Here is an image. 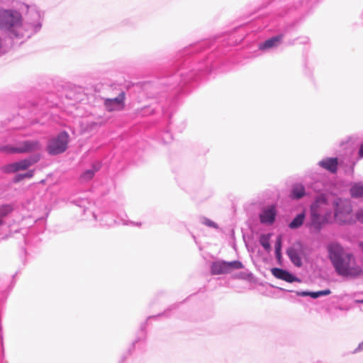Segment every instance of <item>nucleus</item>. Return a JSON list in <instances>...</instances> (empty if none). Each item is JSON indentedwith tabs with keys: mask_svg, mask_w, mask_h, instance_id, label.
<instances>
[{
	"mask_svg": "<svg viewBox=\"0 0 363 363\" xmlns=\"http://www.w3.org/2000/svg\"><path fill=\"white\" fill-rule=\"evenodd\" d=\"M40 28L41 24H1V30L13 44H21Z\"/></svg>",
	"mask_w": 363,
	"mask_h": 363,
	"instance_id": "3",
	"label": "nucleus"
},
{
	"mask_svg": "<svg viewBox=\"0 0 363 363\" xmlns=\"http://www.w3.org/2000/svg\"><path fill=\"white\" fill-rule=\"evenodd\" d=\"M99 168H100V164H94V165L93 166V169H87V170H86V171L82 174V178L84 180H85V181H87V180L91 179L94 177V175L95 172H96V171H98V170L99 169Z\"/></svg>",
	"mask_w": 363,
	"mask_h": 363,
	"instance_id": "21",
	"label": "nucleus"
},
{
	"mask_svg": "<svg viewBox=\"0 0 363 363\" xmlns=\"http://www.w3.org/2000/svg\"><path fill=\"white\" fill-rule=\"evenodd\" d=\"M21 21V13L14 10H0V23H18Z\"/></svg>",
	"mask_w": 363,
	"mask_h": 363,
	"instance_id": "12",
	"label": "nucleus"
},
{
	"mask_svg": "<svg viewBox=\"0 0 363 363\" xmlns=\"http://www.w3.org/2000/svg\"><path fill=\"white\" fill-rule=\"evenodd\" d=\"M357 219L359 220V221H360L361 223H363V208L360 209L357 212Z\"/></svg>",
	"mask_w": 363,
	"mask_h": 363,
	"instance_id": "25",
	"label": "nucleus"
},
{
	"mask_svg": "<svg viewBox=\"0 0 363 363\" xmlns=\"http://www.w3.org/2000/svg\"><path fill=\"white\" fill-rule=\"evenodd\" d=\"M272 236L271 233L268 234H262L260 235L259 238V243L260 245L266 250L267 252H269L271 249L270 243H269V239Z\"/></svg>",
	"mask_w": 363,
	"mask_h": 363,
	"instance_id": "20",
	"label": "nucleus"
},
{
	"mask_svg": "<svg viewBox=\"0 0 363 363\" xmlns=\"http://www.w3.org/2000/svg\"><path fill=\"white\" fill-rule=\"evenodd\" d=\"M275 206L271 205L264 207L259 215L260 223L264 225H272L277 216Z\"/></svg>",
	"mask_w": 363,
	"mask_h": 363,
	"instance_id": "10",
	"label": "nucleus"
},
{
	"mask_svg": "<svg viewBox=\"0 0 363 363\" xmlns=\"http://www.w3.org/2000/svg\"><path fill=\"white\" fill-rule=\"evenodd\" d=\"M96 125H97V123L93 122V123H90L89 126L86 128L85 130H91L94 128V127H95Z\"/></svg>",
	"mask_w": 363,
	"mask_h": 363,
	"instance_id": "31",
	"label": "nucleus"
},
{
	"mask_svg": "<svg viewBox=\"0 0 363 363\" xmlns=\"http://www.w3.org/2000/svg\"><path fill=\"white\" fill-rule=\"evenodd\" d=\"M282 35L274 36L264 43L259 45V49L261 50H269L279 46L282 42Z\"/></svg>",
	"mask_w": 363,
	"mask_h": 363,
	"instance_id": "14",
	"label": "nucleus"
},
{
	"mask_svg": "<svg viewBox=\"0 0 363 363\" xmlns=\"http://www.w3.org/2000/svg\"><path fill=\"white\" fill-rule=\"evenodd\" d=\"M38 159L32 160V159H24L16 162L10 163L4 165L2 167V170L4 172L7 174L15 173L18 171H23L27 169L29 167H30L33 164L36 162Z\"/></svg>",
	"mask_w": 363,
	"mask_h": 363,
	"instance_id": "9",
	"label": "nucleus"
},
{
	"mask_svg": "<svg viewBox=\"0 0 363 363\" xmlns=\"http://www.w3.org/2000/svg\"><path fill=\"white\" fill-rule=\"evenodd\" d=\"M296 293L298 296H310V291H296Z\"/></svg>",
	"mask_w": 363,
	"mask_h": 363,
	"instance_id": "26",
	"label": "nucleus"
},
{
	"mask_svg": "<svg viewBox=\"0 0 363 363\" xmlns=\"http://www.w3.org/2000/svg\"><path fill=\"white\" fill-rule=\"evenodd\" d=\"M332 206L326 194L318 195L311 206L309 227L319 231L325 224L333 223Z\"/></svg>",
	"mask_w": 363,
	"mask_h": 363,
	"instance_id": "2",
	"label": "nucleus"
},
{
	"mask_svg": "<svg viewBox=\"0 0 363 363\" xmlns=\"http://www.w3.org/2000/svg\"><path fill=\"white\" fill-rule=\"evenodd\" d=\"M363 350V341L360 342L358 345V347L355 349L354 352H359Z\"/></svg>",
	"mask_w": 363,
	"mask_h": 363,
	"instance_id": "29",
	"label": "nucleus"
},
{
	"mask_svg": "<svg viewBox=\"0 0 363 363\" xmlns=\"http://www.w3.org/2000/svg\"><path fill=\"white\" fill-rule=\"evenodd\" d=\"M305 194L304 186L301 184H296L293 186L291 196L294 199H301Z\"/></svg>",
	"mask_w": 363,
	"mask_h": 363,
	"instance_id": "19",
	"label": "nucleus"
},
{
	"mask_svg": "<svg viewBox=\"0 0 363 363\" xmlns=\"http://www.w3.org/2000/svg\"><path fill=\"white\" fill-rule=\"evenodd\" d=\"M359 158L363 157V143L360 145L359 150Z\"/></svg>",
	"mask_w": 363,
	"mask_h": 363,
	"instance_id": "30",
	"label": "nucleus"
},
{
	"mask_svg": "<svg viewBox=\"0 0 363 363\" xmlns=\"http://www.w3.org/2000/svg\"><path fill=\"white\" fill-rule=\"evenodd\" d=\"M201 221L203 225H207L210 228H218L217 224L208 218H201Z\"/></svg>",
	"mask_w": 363,
	"mask_h": 363,
	"instance_id": "24",
	"label": "nucleus"
},
{
	"mask_svg": "<svg viewBox=\"0 0 363 363\" xmlns=\"http://www.w3.org/2000/svg\"><path fill=\"white\" fill-rule=\"evenodd\" d=\"M327 249L329 258L339 275L355 278L363 274V269L354 256L345 252L340 243L331 242Z\"/></svg>",
	"mask_w": 363,
	"mask_h": 363,
	"instance_id": "1",
	"label": "nucleus"
},
{
	"mask_svg": "<svg viewBox=\"0 0 363 363\" xmlns=\"http://www.w3.org/2000/svg\"><path fill=\"white\" fill-rule=\"evenodd\" d=\"M351 196L354 198H360L363 196V184L361 183L354 184L350 189Z\"/></svg>",
	"mask_w": 363,
	"mask_h": 363,
	"instance_id": "18",
	"label": "nucleus"
},
{
	"mask_svg": "<svg viewBox=\"0 0 363 363\" xmlns=\"http://www.w3.org/2000/svg\"><path fill=\"white\" fill-rule=\"evenodd\" d=\"M13 209L11 204H4L0 206V225L4 223V218L9 215Z\"/></svg>",
	"mask_w": 363,
	"mask_h": 363,
	"instance_id": "17",
	"label": "nucleus"
},
{
	"mask_svg": "<svg viewBox=\"0 0 363 363\" xmlns=\"http://www.w3.org/2000/svg\"><path fill=\"white\" fill-rule=\"evenodd\" d=\"M272 274L277 279L286 281L289 283H292L294 281H299V279L296 277L294 274H291L286 270L279 269V268H273L271 270Z\"/></svg>",
	"mask_w": 363,
	"mask_h": 363,
	"instance_id": "13",
	"label": "nucleus"
},
{
	"mask_svg": "<svg viewBox=\"0 0 363 363\" xmlns=\"http://www.w3.org/2000/svg\"><path fill=\"white\" fill-rule=\"evenodd\" d=\"M125 94L121 92L114 99H106L104 100V106L108 111H121L124 108Z\"/></svg>",
	"mask_w": 363,
	"mask_h": 363,
	"instance_id": "11",
	"label": "nucleus"
},
{
	"mask_svg": "<svg viewBox=\"0 0 363 363\" xmlns=\"http://www.w3.org/2000/svg\"><path fill=\"white\" fill-rule=\"evenodd\" d=\"M318 164L323 169L328 170L332 173H335L337 171L338 161L337 158L328 157L320 160L318 162Z\"/></svg>",
	"mask_w": 363,
	"mask_h": 363,
	"instance_id": "15",
	"label": "nucleus"
},
{
	"mask_svg": "<svg viewBox=\"0 0 363 363\" xmlns=\"http://www.w3.org/2000/svg\"><path fill=\"white\" fill-rule=\"evenodd\" d=\"M281 238L279 237L277 238L276 243H275V255H276V257L279 259L281 258Z\"/></svg>",
	"mask_w": 363,
	"mask_h": 363,
	"instance_id": "23",
	"label": "nucleus"
},
{
	"mask_svg": "<svg viewBox=\"0 0 363 363\" xmlns=\"http://www.w3.org/2000/svg\"><path fill=\"white\" fill-rule=\"evenodd\" d=\"M23 174V178H31L33 177V174H34V171L33 170H30L28 171V172L25 173V174Z\"/></svg>",
	"mask_w": 363,
	"mask_h": 363,
	"instance_id": "27",
	"label": "nucleus"
},
{
	"mask_svg": "<svg viewBox=\"0 0 363 363\" xmlns=\"http://www.w3.org/2000/svg\"><path fill=\"white\" fill-rule=\"evenodd\" d=\"M305 218L306 215L304 212L298 214L289 224V228L291 229H297L300 228L303 225Z\"/></svg>",
	"mask_w": 363,
	"mask_h": 363,
	"instance_id": "16",
	"label": "nucleus"
},
{
	"mask_svg": "<svg viewBox=\"0 0 363 363\" xmlns=\"http://www.w3.org/2000/svg\"><path fill=\"white\" fill-rule=\"evenodd\" d=\"M331 294V291L330 289H325L322 291L311 292L310 291V296L313 298H318L322 296H328Z\"/></svg>",
	"mask_w": 363,
	"mask_h": 363,
	"instance_id": "22",
	"label": "nucleus"
},
{
	"mask_svg": "<svg viewBox=\"0 0 363 363\" xmlns=\"http://www.w3.org/2000/svg\"><path fill=\"white\" fill-rule=\"evenodd\" d=\"M243 268V264L240 261L225 262L223 260L216 261L211 266L212 274H223L232 272L235 269Z\"/></svg>",
	"mask_w": 363,
	"mask_h": 363,
	"instance_id": "6",
	"label": "nucleus"
},
{
	"mask_svg": "<svg viewBox=\"0 0 363 363\" xmlns=\"http://www.w3.org/2000/svg\"><path fill=\"white\" fill-rule=\"evenodd\" d=\"M131 224L134 225H137V226H140V223H131Z\"/></svg>",
	"mask_w": 363,
	"mask_h": 363,
	"instance_id": "32",
	"label": "nucleus"
},
{
	"mask_svg": "<svg viewBox=\"0 0 363 363\" xmlns=\"http://www.w3.org/2000/svg\"><path fill=\"white\" fill-rule=\"evenodd\" d=\"M333 207L334 208L333 221L340 224L350 222L352 206L349 200L337 198L333 201Z\"/></svg>",
	"mask_w": 363,
	"mask_h": 363,
	"instance_id": "4",
	"label": "nucleus"
},
{
	"mask_svg": "<svg viewBox=\"0 0 363 363\" xmlns=\"http://www.w3.org/2000/svg\"><path fill=\"white\" fill-rule=\"evenodd\" d=\"M286 254L291 262L298 267L302 266V260L305 257L303 245L300 242L294 243L286 250Z\"/></svg>",
	"mask_w": 363,
	"mask_h": 363,
	"instance_id": "8",
	"label": "nucleus"
},
{
	"mask_svg": "<svg viewBox=\"0 0 363 363\" xmlns=\"http://www.w3.org/2000/svg\"><path fill=\"white\" fill-rule=\"evenodd\" d=\"M40 144L37 140H27L18 143L16 146L4 145L0 147V151L6 153H28L40 150Z\"/></svg>",
	"mask_w": 363,
	"mask_h": 363,
	"instance_id": "5",
	"label": "nucleus"
},
{
	"mask_svg": "<svg viewBox=\"0 0 363 363\" xmlns=\"http://www.w3.org/2000/svg\"><path fill=\"white\" fill-rule=\"evenodd\" d=\"M23 179H24L23 178V174H19L16 175V177H14V182H18L21 181Z\"/></svg>",
	"mask_w": 363,
	"mask_h": 363,
	"instance_id": "28",
	"label": "nucleus"
},
{
	"mask_svg": "<svg viewBox=\"0 0 363 363\" xmlns=\"http://www.w3.org/2000/svg\"><path fill=\"white\" fill-rule=\"evenodd\" d=\"M360 303H363V300L359 301Z\"/></svg>",
	"mask_w": 363,
	"mask_h": 363,
	"instance_id": "33",
	"label": "nucleus"
},
{
	"mask_svg": "<svg viewBox=\"0 0 363 363\" xmlns=\"http://www.w3.org/2000/svg\"><path fill=\"white\" fill-rule=\"evenodd\" d=\"M69 135L66 132L60 133L49 141L48 149L51 155H57L65 152L67 147Z\"/></svg>",
	"mask_w": 363,
	"mask_h": 363,
	"instance_id": "7",
	"label": "nucleus"
}]
</instances>
